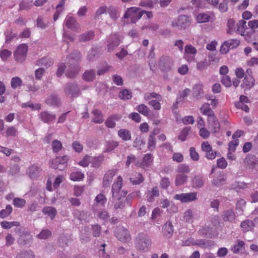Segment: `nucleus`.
<instances>
[{"instance_id":"nucleus-43","label":"nucleus","mask_w":258,"mask_h":258,"mask_svg":"<svg viewBox=\"0 0 258 258\" xmlns=\"http://www.w3.org/2000/svg\"><path fill=\"white\" fill-rule=\"evenodd\" d=\"M210 16L206 13H199L196 17L197 21L199 23H206L209 22L210 20Z\"/></svg>"},{"instance_id":"nucleus-56","label":"nucleus","mask_w":258,"mask_h":258,"mask_svg":"<svg viewBox=\"0 0 258 258\" xmlns=\"http://www.w3.org/2000/svg\"><path fill=\"white\" fill-rule=\"evenodd\" d=\"M119 96L121 99L128 100L132 98V95L131 92L129 90L124 89L120 91Z\"/></svg>"},{"instance_id":"nucleus-49","label":"nucleus","mask_w":258,"mask_h":258,"mask_svg":"<svg viewBox=\"0 0 258 258\" xmlns=\"http://www.w3.org/2000/svg\"><path fill=\"white\" fill-rule=\"evenodd\" d=\"M228 30L227 33L231 34L236 31L237 25H235V21L233 19H230L227 22Z\"/></svg>"},{"instance_id":"nucleus-36","label":"nucleus","mask_w":258,"mask_h":258,"mask_svg":"<svg viewBox=\"0 0 258 258\" xmlns=\"http://www.w3.org/2000/svg\"><path fill=\"white\" fill-rule=\"evenodd\" d=\"M48 25L49 22L41 16L38 17L36 20V26L40 29H44Z\"/></svg>"},{"instance_id":"nucleus-53","label":"nucleus","mask_w":258,"mask_h":258,"mask_svg":"<svg viewBox=\"0 0 258 258\" xmlns=\"http://www.w3.org/2000/svg\"><path fill=\"white\" fill-rule=\"evenodd\" d=\"M25 200L19 198H15L13 199V204L16 207L18 208H22L26 204Z\"/></svg>"},{"instance_id":"nucleus-20","label":"nucleus","mask_w":258,"mask_h":258,"mask_svg":"<svg viewBox=\"0 0 258 258\" xmlns=\"http://www.w3.org/2000/svg\"><path fill=\"white\" fill-rule=\"evenodd\" d=\"M160 204L163 208H167L170 207L169 209H167V211L169 213H176L177 212V207L175 206L173 204H171L170 201L167 199H161Z\"/></svg>"},{"instance_id":"nucleus-7","label":"nucleus","mask_w":258,"mask_h":258,"mask_svg":"<svg viewBox=\"0 0 258 258\" xmlns=\"http://www.w3.org/2000/svg\"><path fill=\"white\" fill-rule=\"evenodd\" d=\"M175 200L179 201L181 203H189L195 201L197 199V192H188L176 194L173 197Z\"/></svg>"},{"instance_id":"nucleus-12","label":"nucleus","mask_w":258,"mask_h":258,"mask_svg":"<svg viewBox=\"0 0 258 258\" xmlns=\"http://www.w3.org/2000/svg\"><path fill=\"white\" fill-rule=\"evenodd\" d=\"M207 122L209 128L213 133L219 132L220 128L219 121L215 115L211 116L207 118Z\"/></svg>"},{"instance_id":"nucleus-64","label":"nucleus","mask_w":258,"mask_h":258,"mask_svg":"<svg viewBox=\"0 0 258 258\" xmlns=\"http://www.w3.org/2000/svg\"><path fill=\"white\" fill-rule=\"evenodd\" d=\"M11 55V51L7 49H2L0 51V57L3 60H7Z\"/></svg>"},{"instance_id":"nucleus-46","label":"nucleus","mask_w":258,"mask_h":258,"mask_svg":"<svg viewBox=\"0 0 258 258\" xmlns=\"http://www.w3.org/2000/svg\"><path fill=\"white\" fill-rule=\"evenodd\" d=\"M95 77V73L94 70H89L86 71L83 75V78L86 81H93Z\"/></svg>"},{"instance_id":"nucleus-21","label":"nucleus","mask_w":258,"mask_h":258,"mask_svg":"<svg viewBox=\"0 0 258 258\" xmlns=\"http://www.w3.org/2000/svg\"><path fill=\"white\" fill-rule=\"evenodd\" d=\"M116 173V172L115 170H108L106 173L103 178V185L104 186H108L110 185Z\"/></svg>"},{"instance_id":"nucleus-57","label":"nucleus","mask_w":258,"mask_h":258,"mask_svg":"<svg viewBox=\"0 0 258 258\" xmlns=\"http://www.w3.org/2000/svg\"><path fill=\"white\" fill-rule=\"evenodd\" d=\"M107 199L103 194L98 195L95 199V201L96 204L103 205L106 202Z\"/></svg>"},{"instance_id":"nucleus-48","label":"nucleus","mask_w":258,"mask_h":258,"mask_svg":"<svg viewBox=\"0 0 258 258\" xmlns=\"http://www.w3.org/2000/svg\"><path fill=\"white\" fill-rule=\"evenodd\" d=\"M46 103L52 106H57L59 104V99L55 95H52L46 100Z\"/></svg>"},{"instance_id":"nucleus-2","label":"nucleus","mask_w":258,"mask_h":258,"mask_svg":"<svg viewBox=\"0 0 258 258\" xmlns=\"http://www.w3.org/2000/svg\"><path fill=\"white\" fill-rule=\"evenodd\" d=\"M69 63L73 66L74 70L73 72H70L69 70L66 72V75L68 78L74 77L80 71V68L78 66V62L80 59V53L77 51H74L68 58Z\"/></svg>"},{"instance_id":"nucleus-61","label":"nucleus","mask_w":258,"mask_h":258,"mask_svg":"<svg viewBox=\"0 0 258 258\" xmlns=\"http://www.w3.org/2000/svg\"><path fill=\"white\" fill-rule=\"evenodd\" d=\"M22 81L21 79L18 77H16L12 78L11 84L12 87L14 89H15L18 87L20 86L22 84Z\"/></svg>"},{"instance_id":"nucleus-47","label":"nucleus","mask_w":258,"mask_h":258,"mask_svg":"<svg viewBox=\"0 0 258 258\" xmlns=\"http://www.w3.org/2000/svg\"><path fill=\"white\" fill-rule=\"evenodd\" d=\"M94 33L89 31L82 34L79 37V40L81 42H85L91 40L94 37Z\"/></svg>"},{"instance_id":"nucleus-22","label":"nucleus","mask_w":258,"mask_h":258,"mask_svg":"<svg viewBox=\"0 0 258 258\" xmlns=\"http://www.w3.org/2000/svg\"><path fill=\"white\" fill-rule=\"evenodd\" d=\"M200 110L203 115L207 116L208 118L215 115L214 111L212 110L210 104L208 103L202 104L200 108Z\"/></svg>"},{"instance_id":"nucleus-18","label":"nucleus","mask_w":258,"mask_h":258,"mask_svg":"<svg viewBox=\"0 0 258 258\" xmlns=\"http://www.w3.org/2000/svg\"><path fill=\"white\" fill-rule=\"evenodd\" d=\"M222 219L225 222H229L230 223L234 222L236 219L235 213L232 209L225 210L222 214Z\"/></svg>"},{"instance_id":"nucleus-33","label":"nucleus","mask_w":258,"mask_h":258,"mask_svg":"<svg viewBox=\"0 0 258 258\" xmlns=\"http://www.w3.org/2000/svg\"><path fill=\"white\" fill-rule=\"evenodd\" d=\"M204 180L202 177L196 176L192 180V186L195 188H200L203 186Z\"/></svg>"},{"instance_id":"nucleus-9","label":"nucleus","mask_w":258,"mask_h":258,"mask_svg":"<svg viewBox=\"0 0 258 258\" xmlns=\"http://www.w3.org/2000/svg\"><path fill=\"white\" fill-rule=\"evenodd\" d=\"M197 53V49L194 46L191 44L186 45L184 47L183 57L188 62L194 61Z\"/></svg>"},{"instance_id":"nucleus-3","label":"nucleus","mask_w":258,"mask_h":258,"mask_svg":"<svg viewBox=\"0 0 258 258\" xmlns=\"http://www.w3.org/2000/svg\"><path fill=\"white\" fill-rule=\"evenodd\" d=\"M144 99L148 101V104L154 110H159L161 108L160 102L162 100L161 95L155 92L148 93L144 95Z\"/></svg>"},{"instance_id":"nucleus-15","label":"nucleus","mask_w":258,"mask_h":258,"mask_svg":"<svg viewBox=\"0 0 258 258\" xmlns=\"http://www.w3.org/2000/svg\"><path fill=\"white\" fill-rule=\"evenodd\" d=\"M64 92L67 95H71L72 97L77 96L80 92L79 89L76 84H68L65 89Z\"/></svg>"},{"instance_id":"nucleus-24","label":"nucleus","mask_w":258,"mask_h":258,"mask_svg":"<svg viewBox=\"0 0 258 258\" xmlns=\"http://www.w3.org/2000/svg\"><path fill=\"white\" fill-rule=\"evenodd\" d=\"M40 170L37 165H32L30 166L28 171L27 173L29 177L32 179H35L40 174Z\"/></svg>"},{"instance_id":"nucleus-19","label":"nucleus","mask_w":258,"mask_h":258,"mask_svg":"<svg viewBox=\"0 0 258 258\" xmlns=\"http://www.w3.org/2000/svg\"><path fill=\"white\" fill-rule=\"evenodd\" d=\"M255 80L252 76H245L241 85L245 89L250 90L254 85Z\"/></svg>"},{"instance_id":"nucleus-39","label":"nucleus","mask_w":258,"mask_h":258,"mask_svg":"<svg viewBox=\"0 0 258 258\" xmlns=\"http://www.w3.org/2000/svg\"><path fill=\"white\" fill-rule=\"evenodd\" d=\"M187 179V176L183 174H177L175 178V185L180 186L184 184Z\"/></svg>"},{"instance_id":"nucleus-30","label":"nucleus","mask_w":258,"mask_h":258,"mask_svg":"<svg viewBox=\"0 0 258 258\" xmlns=\"http://www.w3.org/2000/svg\"><path fill=\"white\" fill-rule=\"evenodd\" d=\"M195 245H198L203 248H210L214 244L212 241L204 239H197L195 240Z\"/></svg>"},{"instance_id":"nucleus-1","label":"nucleus","mask_w":258,"mask_h":258,"mask_svg":"<svg viewBox=\"0 0 258 258\" xmlns=\"http://www.w3.org/2000/svg\"><path fill=\"white\" fill-rule=\"evenodd\" d=\"M150 237L146 233H139L136 238V245L138 249L145 251H148L151 246Z\"/></svg>"},{"instance_id":"nucleus-17","label":"nucleus","mask_w":258,"mask_h":258,"mask_svg":"<svg viewBox=\"0 0 258 258\" xmlns=\"http://www.w3.org/2000/svg\"><path fill=\"white\" fill-rule=\"evenodd\" d=\"M204 94L203 85L200 83L195 84L192 88V95L196 99L202 98Z\"/></svg>"},{"instance_id":"nucleus-40","label":"nucleus","mask_w":258,"mask_h":258,"mask_svg":"<svg viewBox=\"0 0 258 258\" xmlns=\"http://www.w3.org/2000/svg\"><path fill=\"white\" fill-rule=\"evenodd\" d=\"M213 231V227H211L210 224L206 223L205 226L201 227L199 230V233L201 235H207Z\"/></svg>"},{"instance_id":"nucleus-4","label":"nucleus","mask_w":258,"mask_h":258,"mask_svg":"<svg viewBox=\"0 0 258 258\" xmlns=\"http://www.w3.org/2000/svg\"><path fill=\"white\" fill-rule=\"evenodd\" d=\"M122 178L119 176L116 182H114L112 186V195L113 200H119L124 198L127 194V192L124 190H121L122 183Z\"/></svg>"},{"instance_id":"nucleus-31","label":"nucleus","mask_w":258,"mask_h":258,"mask_svg":"<svg viewBox=\"0 0 258 258\" xmlns=\"http://www.w3.org/2000/svg\"><path fill=\"white\" fill-rule=\"evenodd\" d=\"M244 243L243 241L238 240L231 247V250L233 253H237L242 250L244 248Z\"/></svg>"},{"instance_id":"nucleus-5","label":"nucleus","mask_w":258,"mask_h":258,"mask_svg":"<svg viewBox=\"0 0 258 258\" xmlns=\"http://www.w3.org/2000/svg\"><path fill=\"white\" fill-rule=\"evenodd\" d=\"M144 14V11L139 8L131 7L126 10L124 14V19L130 18L132 23H136Z\"/></svg>"},{"instance_id":"nucleus-35","label":"nucleus","mask_w":258,"mask_h":258,"mask_svg":"<svg viewBox=\"0 0 258 258\" xmlns=\"http://www.w3.org/2000/svg\"><path fill=\"white\" fill-rule=\"evenodd\" d=\"M64 0H62L56 8V11L53 16V20L56 21L59 18L60 14L63 12L64 9Z\"/></svg>"},{"instance_id":"nucleus-52","label":"nucleus","mask_w":258,"mask_h":258,"mask_svg":"<svg viewBox=\"0 0 258 258\" xmlns=\"http://www.w3.org/2000/svg\"><path fill=\"white\" fill-rule=\"evenodd\" d=\"M226 44L228 45L230 49H234L238 47L240 44V41L238 39H230L225 41Z\"/></svg>"},{"instance_id":"nucleus-28","label":"nucleus","mask_w":258,"mask_h":258,"mask_svg":"<svg viewBox=\"0 0 258 258\" xmlns=\"http://www.w3.org/2000/svg\"><path fill=\"white\" fill-rule=\"evenodd\" d=\"M40 116L41 118V120L45 122H50L53 120L56 117L55 115L52 113H50L47 111L42 112L40 114Z\"/></svg>"},{"instance_id":"nucleus-41","label":"nucleus","mask_w":258,"mask_h":258,"mask_svg":"<svg viewBox=\"0 0 258 258\" xmlns=\"http://www.w3.org/2000/svg\"><path fill=\"white\" fill-rule=\"evenodd\" d=\"M136 109L144 116H148L149 115L150 110L145 104H142L137 106Z\"/></svg>"},{"instance_id":"nucleus-27","label":"nucleus","mask_w":258,"mask_h":258,"mask_svg":"<svg viewBox=\"0 0 258 258\" xmlns=\"http://www.w3.org/2000/svg\"><path fill=\"white\" fill-rule=\"evenodd\" d=\"M93 117L92 118V121L97 123H101L103 120V116L101 112L97 109H95L92 112Z\"/></svg>"},{"instance_id":"nucleus-54","label":"nucleus","mask_w":258,"mask_h":258,"mask_svg":"<svg viewBox=\"0 0 258 258\" xmlns=\"http://www.w3.org/2000/svg\"><path fill=\"white\" fill-rule=\"evenodd\" d=\"M178 174L188 173L190 172L189 168L188 165L185 164H181L179 165L176 169Z\"/></svg>"},{"instance_id":"nucleus-10","label":"nucleus","mask_w":258,"mask_h":258,"mask_svg":"<svg viewBox=\"0 0 258 258\" xmlns=\"http://www.w3.org/2000/svg\"><path fill=\"white\" fill-rule=\"evenodd\" d=\"M202 150L205 152L206 157L210 160L214 159L217 154V152L212 149V146L208 142H204L202 143Z\"/></svg>"},{"instance_id":"nucleus-14","label":"nucleus","mask_w":258,"mask_h":258,"mask_svg":"<svg viewBox=\"0 0 258 258\" xmlns=\"http://www.w3.org/2000/svg\"><path fill=\"white\" fill-rule=\"evenodd\" d=\"M64 24L68 28L74 31H77L80 27L76 19L70 15L66 17Z\"/></svg>"},{"instance_id":"nucleus-25","label":"nucleus","mask_w":258,"mask_h":258,"mask_svg":"<svg viewBox=\"0 0 258 258\" xmlns=\"http://www.w3.org/2000/svg\"><path fill=\"white\" fill-rule=\"evenodd\" d=\"M226 180L225 176L223 174L220 173L212 181V184L216 187L223 185Z\"/></svg>"},{"instance_id":"nucleus-60","label":"nucleus","mask_w":258,"mask_h":258,"mask_svg":"<svg viewBox=\"0 0 258 258\" xmlns=\"http://www.w3.org/2000/svg\"><path fill=\"white\" fill-rule=\"evenodd\" d=\"M207 223L210 224L211 227H213V229L219 225L220 223L219 218L218 216H214L211 218L210 222H207Z\"/></svg>"},{"instance_id":"nucleus-11","label":"nucleus","mask_w":258,"mask_h":258,"mask_svg":"<svg viewBox=\"0 0 258 258\" xmlns=\"http://www.w3.org/2000/svg\"><path fill=\"white\" fill-rule=\"evenodd\" d=\"M115 234L117 239L121 241L126 242L130 240V234L128 230L123 227H118Z\"/></svg>"},{"instance_id":"nucleus-34","label":"nucleus","mask_w":258,"mask_h":258,"mask_svg":"<svg viewBox=\"0 0 258 258\" xmlns=\"http://www.w3.org/2000/svg\"><path fill=\"white\" fill-rule=\"evenodd\" d=\"M45 215H48L51 219H53L57 213L56 210L52 207H45L42 210Z\"/></svg>"},{"instance_id":"nucleus-59","label":"nucleus","mask_w":258,"mask_h":258,"mask_svg":"<svg viewBox=\"0 0 258 258\" xmlns=\"http://www.w3.org/2000/svg\"><path fill=\"white\" fill-rule=\"evenodd\" d=\"M130 180L133 184L137 185L142 183L144 180V178L141 174L138 173L137 177H131Z\"/></svg>"},{"instance_id":"nucleus-38","label":"nucleus","mask_w":258,"mask_h":258,"mask_svg":"<svg viewBox=\"0 0 258 258\" xmlns=\"http://www.w3.org/2000/svg\"><path fill=\"white\" fill-rule=\"evenodd\" d=\"M246 22L244 20H240L237 24L236 31L241 35H244L246 29Z\"/></svg>"},{"instance_id":"nucleus-6","label":"nucleus","mask_w":258,"mask_h":258,"mask_svg":"<svg viewBox=\"0 0 258 258\" xmlns=\"http://www.w3.org/2000/svg\"><path fill=\"white\" fill-rule=\"evenodd\" d=\"M190 25V20L185 15L179 16L177 18L174 19L171 23L172 27L177 28L179 30L185 29Z\"/></svg>"},{"instance_id":"nucleus-32","label":"nucleus","mask_w":258,"mask_h":258,"mask_svg":"<svg viewBox=\"0 0 258 258\" xmlns=\"http://www.w3.org/2000/svg\"><path fill=\"white\" fill-rule=\"evenodd\" d=\"M240 227L244 232L251 230L254 227L253 222L250 220H246L241 223Z\"/></svg>"},{"instance_id":"nucleus-8","label":"nucleus","mask_w":258,"mask_h":258,"mask_svg":"<svg viewBox=\"0 0 258 258\" xmlns=\"http://www.w3.org/2000/svg\"><path fill=\"white\" fill-rule=\"evenodd\" d=\"M28 50V47L25 44L19 45L16 51L14 53L15 60L19 62H23L26 58Z\"/></svg>"},{"instance_id":"nucleus-29","label":"nucleus","mask_w":258,"mask_h":258,"mask_svg":"<svg viewBox=\"0 0 258 258\" xmlns=\"http://www.w3.org/2000/svg\"><path fill=\"white\" fill-rule=\"evenodd\" d=\"M118 136L124 141L131 139V134L129 131L126 129H120L118 131Z\"/></svg>"},{"instance_id":"nucleus-58","label":"nucleus","mask_w":258,"mask_h":258,"mask_svg":"<svg viewBox=\"0 0 258 258\" xmlns=\"http://www.w3.org/2000/svg\"><path fill=\"white\" fill-rule=\"evenodd\" d=\"M117 119V117L116 115H113L112 116H110L106 120V125L109 128H113L115 125L114 120Z\"/></svg>"},{"instance_id":"nucleus-23","label":"nucleus","mask_w":258,"mask_h":258,"mask_svg":"<svg viewBox=\"0 0 258 258\" xmlns=\"http://www.w3.org/2000/svg\"><path fill=\"white\" fill-rule=\"evenodd\" d=\"M162 231L164 235L168 238L170 237L173 232V226L170 222H167L163 226Z\"/></svg>"},{"instance_id":"nucleus-55","label":"nucleus","mask_w":258,"mask_h":258,"mask_svg":"<svg viewBox=\"0 0 258 258\" xmlns=\"http://www.w3.org/2000/svg\"><path fill=\"white\" fill-rule=\"evenodd\" d=\"M156 144V138L152 136H149L148 140V148L150 151H152L155 149Z\"/></svg>"},{"instance_id":"nucleus-26","label":"nucleus","mask_w":258,"mask_h":258,"mask_svg":"<svg viewBox=\"0 0 258 258\" xmlns=\"http://www.w3.org/2000/svg\"><path fill=\"white\" fill-rule=\"evenodd\" d=\"M153 161V158L150 154H147L145 155L142 162L141 164V166L144 169H146L150 166Z\"/></svg>"},{"instance_id":"nucleus-37","label":"nucleus","mask_w":258,"mask_h":258,"mask_svg":"<svg viewBox=\"0 0 258 258\" xmlns=\"http://www.w3.org/2000/svg\"><path fill=\"white\" fill-rule=\"evenodd\" d=\"M84 174L79 171H76L72 172L70 176V179L74 181H81L84 178Z\"/></svg>"},{"instance_id":"nucleus-51","label":"nucleus","mask_w":258,"mask_h":258,"mask_svg":"<svg viewBox=\"0 0 258 258\" xmlns=\"http://www.w3.org/2000/svg\"><path fill=\"white\" fill-rule=\"evenodd\" d=\"M191 128L190 127H184L180 132L178 136V139L183 142L185 141L187 136H188L189 132L190 131Z\"/></svg>"},{"instance_id":"nucleus-44","label":"nucleus","mask_w":258,"mask_h":258,"mask_svg":"<svg viewBox=\"0 0 258 258\" xmlns=\"http://www.w3.org/2000/svg\"><path fill=\"white\" fill-rule=\"evenodd\" d=\"M244 163L246 168L252 169L256 167L257 161L252 158L247 157L245 159Z\"/></svg>"},{"instance_id":"nucleus-62","label":"nucleus","mask_w":258,"mask_h":258,"mask_svg":"<svg viewBox=\"0 0 258 258\" xmlns=\"http://www.w3.org/2000/svg\"><path fill=\"white\" fill-rule=\"evenodd\" d=\"M22 107L23 108H26V107H30L33 110H39L41 108V106L39 104H33V103L31 102H27L26 103H23L21 105Z\"/></svg>"},{"instance_id":"nucleus-13","label":"nucleus","mask_w":258,"mask_h":258,"mask_svg":"<svg viewBox=\"0 0 258 258\" xmlns=\"http://www.w3.org/2000/svg\"><path fill=\"white\" fill-rule=\"evenodd\" d=\"M120 41V37L117 34H112L109 38L107 47L109 51L113 50L118 46Z\"/></svg>"},{"instance_id":"nucleus-45","label":"nucleus","mask_w":258,"mask_h":258,"mask_svg":"<svg viewBox=\"0 0 258 258\" xmlns=\"http://www.w3.org/2000/svg\"><path fill=\"white\" fill-rule=\"evenodd\" d=\"M1 225L4 229H10L14 226H19L20 223L17 221L8 222L4 221L1 222Z\"/></svg>"},{"instance_id":"nucleus-16","label":"nucleus","mask_w":258,"mask_h":258,"mask_svg":"<svg viewBox=\"0 0 258 258\" xmlns=\"http://www.w3.org/2000/svg\"><path fill=\"white\" fill-rule=\"evenodd\" d=\"M69 160V157L67 156L57 157L50 162V166L53 168H57L59 164H66Z\"/></svg>"},{"instance_id":"nucleus-50","label":"nucleus","mask_w":258,"mask_h":258,"mask_svg":"<svg viewBox=\"0 0 258 258\" xmlns=\"http://www.w3.org/2000/svg\"><path fill=\"white\" fill-rule=\"evenodd\" d=\"M13 208L11 205H7L5 209L2 210L0 211V217L5 218L7 217L12 212Z\"/></svg>"},{"instance_id":"nucleus-42","label":"nucleus","mask_w":258,"mask_h":258,"mask_svg":"<svg viewBox=\"0 0 258 258\" xmlns=\"http://www.w3.org/2000/svg\"><path fill=\"white\" fill-rule=\"evenodd\" d=\"M119 143L116 141H109L106 143L105 151L111 152L118 147Z\"/></svg>"},{"instance_id":"nucleus-63","label":"nucleus","mask_w":258,"mask_h":258,"mask_svg":"<svg viewBox=\"0 0 258 258\" xmlns=\"http://www.w3.org/2000/svg\"><path fill=\"white\" fill-rule=\"evenodd\" d=\"M239 145V140L238 139H233L228 145V151L230 152H235L236 147Z\"/></svg>"}]
</instances>
